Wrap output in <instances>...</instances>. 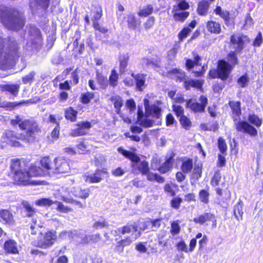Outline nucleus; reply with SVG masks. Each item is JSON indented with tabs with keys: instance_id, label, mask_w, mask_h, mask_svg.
Returning <instances> with one entry per match:
<instances>
[{
	"instance_id": "1",
	"label": "nucleus",
	"mask_w": 263,
	"mask_h": 263,
	"mask_svg": "<svg viewBox=\"0 0 263 263\" xmlns=\"http://www.w3.org/2000/svg\"><path fill=\"white\" fill-rule=\"evenodd\" d=\"M10 122L12 125H18L21 129L25 130L24 134L20 137L15 135L11 130H6L3 135L4 137L7 138L10 142H14L15 139L20 138L27 142H31L34 140L35 135L40 130L36 123L26 119L23 115L15 116L14 119L11 120Z\"/></svg>"
},
{
	"instance_id": "2",
	"label": "nucleus",
	"mask_w": 263,
	"mask_h": 263,
	"mask_svg": "<svg viewBox=\"0 0 263 263\" xmlns=\"http://www.w3.org/2000/svg\"><path fill=\"white\" fill-rule=\"evenodd\" d=\"M18 46L15 41L10 37L0 39V69L11 68L18 57Z\"/></svg>"
},
{
	"instance_id": "3",
	"label": "nucleus",
	"mask_w": 263,
	"mask_h": 263,
	"mask_svg": "<svg viewBox=\"0 0 263 263\" xmlns=\"http://www.w3.org/2000/svg\"><path fill=\"white\" fill-rule=\"evenodd\" d=\"M0 20L4 26L10 30H19L25 25L23 14L10 7H0Z\"/></svg>"
},
{
	"instance_id": "4",
	"label": "nucleus",
	"mask_w": 263,
	"mask_h": 263,
	"mask_svg": "<svg viewBox=\"0 0 263 263\" xmlns=\"http://www.w3.org/2000/svg\"><path fill=\"white\" fill-rule=\"evenodd\" d=\"M118 151L132 161L131 166L132 172L136 174L141 173L142 175H145L148 173L149 168L148 163L146 161H141L140 158L137 155L125 150L121 147L118 148Z\"/></svg>"
},
{
	"instance_id": "5",
	"label": "nucleus",
	"mask_w": 263,
	"mask_h": 263,
	"mask_svg": "<svg viewBox=\"0 0 263 263\" xmlns=\"http://www.w3.org/2000/svg\"><path fill=\"white\" fill-rule=\"evenodd\" d=\"M233 67L231 64L224 60H220L218 62L217 70H211L209 72V76L212 78L218 76L219 78L225 80L232 69Z\"/></svg>"
},
{
	"instance_id": "6",
	"label": "nucleus",
	"mask_w": 263,
	"mask_h": 263,
	"mask_svg": "<svg viewBox=\"0 0 263 263\" xmlns=\"http://www.w3.org/2000/svg\"><path fill=\"white\" fill-rule=\"evenodd\" d=\"M200 57L196 55L194 57V61L190 59L186 60L185 66L188 70H191L195 67V69L193 70V73L195 77L201 76L207 69V65L201 66V64L200 63Z\"/></svg>"
},
{
	"instance_id": "7",
	"label": "nucleus",
	"mask_w": 263,
	"mask_h": 263,
	"mask_svg": "<svg viewBox=\"0 0 263 263\" xmlns=\"http://www.w3.org/2000/svg\"><path fill=\"white\" fill-rule=\"evenodd\" d=\"M57 239L55 232L48 231L45 233H41L38 237L37 246L42 248L46 249L51 247Z\"/></svg>"
},
{
	"instance_id": "8",
	"label": "nucleus",
	"mask_w": 263,
	"mask_h": 263,
	"mask_svg": "<svg viewBox=\"0 0 263 263\" xmlns=\"http://www.w3.org/2000/svg\"><path fill=\"white\" fill-rule=\"evenodd\" d=\"M29 33V41L27 43V46L35 49L40 48L42 43V39L39 30L35 26H31Z\"/></svg>"
},
{
	"instance_id": "9",
	"label": "nucleus",
	"mask_w": 263,
	"mask_h": 263,
	"mask_svg": "<svg viewBox=\"0 0 263 263\" xmlns=\"http://www.w3.org/2000/svg\"><path fill=\"white\" fill-rule=\"evenodd\" d=\"M200 103L190 99L186 101V106L195 112H203L208 103L207 98L204 96H201L199 98Z\"/></svg>"
},
{
	"instance_id": "10",
	"label": "nucleus",
	"mask_w": 263,
	"mask_h": 263,
	"mask_svg": "<svg viewBox=\"0 0 263 263\" xmlns=\"http://www.w3.org/2000/svg\"><path fill=\"white\" fill-rule=\"evenodd\" d=\"M13 179L17 184L20 185L39 184V183L36 181H30L29 175L27 174V172L23 170L16 171L15 173L14 174Z\"/></svg>"
},
{
	"instance_id": "11",
	"label": "nucleus",
	"mask_w": 263,
	"mask_h": 263,
	"mask_svg": "<svg viewBox=\"0 0 263 263\" xmlns=\"http://www.w3.org/2000/svg\"><path fill=\"white\" fill-rule=\"evenodd\" d=\"M70 170V167L67 161L62 157H58L54 159L52 174L66 173Z\"/></svg>"
},
{
	"instance_id": "12",
	"label": "nucleus",
	"mask_w": 263,
	"mask_h": 263,
	"mask_svg": "<svg viewBox=\"0 0 263 263\" xmlns=\"http://www.w3.org/2000/svg\"><path fill=\"white\" fill-rule=\"evenodd\" d=\"M60 237L62 239H66L68 237L69 239H74L76 240L77 238L80 237L81 238L80 242L81 243H87L89 241L88 236L76 230L73 231L62 232L60 233Z\"/></svg>"
},
{
	"instance_id": "13",
	"label": "nucleus",
	"mask_w": 263,
	"mask_h": 263,
	"mask_svg": "<svg viewBox=\"0 0 263 263\" xmlns=\"http://www.w3.org/2000/svg\"><path fill=\"white\" fill-rule=\"evenodd\" d=\"M108 173L105 170H97L94 173L86 174L84 176V180L89 183H99L102 180L104 175Z\"/></svg>"
},
{
	"instance_id": "14",
	"label": "nucleus",
	"mask_w": 263,
	"mask_h": 263,
	"mask_svg": "<svg viewBox=\"0 0 263 263\" xmlns=\"http://www.w3.org/2000/svg\"><path fill=\"white\" fill-rule=\"evenodd\" d=\"M77 128L72 129L70 135L72 137L81 136L86 134L91 125L89 122H80L77 124Z\"/></svg>"
},
{
	"instance_id": "15",
	"label": "nucleus",
	"mask_w": 263,
	"mask_h": 263,
	"mask_svg": "<svg viewBox=\"0 0 263 263\" xmlns=\"http://www.w3.org/2000/svg\"><path fill=\"white\" fill-rule=\"evenodd\" d=\"M236 126L238 131L246 133L253 137L257 135L256 129L246 121H239Z\"/></svg>"
},
{
	"instance_id": "16",
	"label": "nucleus",
	"mask_w": 263,
	"mask_h": 263,
	"mask_svg": "<svg viewBox=\"0 0 263 263\" xmlns=\"http://www.w3.org/2000/svg\"><path fill=\"white\" fill-rule=\"evenodd\" d=\"M245 36L234 34L231 37V43L236 51H241L243 48Z\"/></svg>"
},
{
	"instance_id": "17",
	"label": "nucleus",
	"mask_w": 263,
	"mask_h": 263,
	"mask_svg": "<svg viewBox=\"0 0 263 263\" xmlns=\"http://www.w3.org/2000/svg\"><path fill=\"white\" fill-rule=\"evenodd\" d=\"M144 106L147 113L157 118L160 117L161 110L158 106L156 105L149 106L148 105V100L144 99Z\"/></svg>"
},
{
	"instance_id": "18",
	"label": "nucleus",
	"mask_w": 263,
	"mask_h": 263,
	"mask_svg": "<svg viewBox=\"0 0 263 263\" xmlns=\"http://www.w3.org/2000/svg\"><path fill=\"white\" fill-rule=\"evenodd\" d=\"M209 221H214L216 222L215 216L214 214L211 213H204L199 215L198 217H195L193 219V221L195 223H199L203 224L205 222Z\"/></svg>"
},
{
	"instance_id": "19",
	"label": "nucleus",
	"mask_w": 263,
	"mask_h": 263,
	"mask_svg": "<svg viewBox=\"0 0 263 263\" xmlns=\"http://www.w3.org/2000/svg\"><path fill=\"white\" fill-rule=\"evenodd\" d=\"M3 248L6 253L10 254H17L18 253L16 242L12 239L6 241L4 242Z\"/></svg>"
},
{
	"instance_id": "20",
	"label": "nucleus",
	"mask_w": 263,
	"mask_h": 263,
	"mask_svg": "<svg viewBox=\"0 0 263 263\" xmlns=\"http://www.w3.org/2000/svg\"><path fill=\"white\" fill-rule=\"evenodd\" d=\"M1 221L11 224L13 222V218L11 212L7 210H0Z\"/></svg>"
},
{
	"instance_id": "21",
	"label": "nucleus",
	"mask_w": 263,
	"mask_h": 263,
	"mask_svg": "<svg viewBox=\"0 0 263 263\" xmlns=\"http://www.w3.org/2000/svg\"><path fill=\"white\" fill-rule=\"evenodd\" d=\"M72 192H73V189H69L67 187L63 186L61 189V196L62 200L67 203H71L72 202V199L71 198L72 194Z\"/></svg>"
},
{
	"instance_id": "22",
	"label": "nucleus",
	"mask_w": 263,
	"mask_h": 263,
	"mask_svg": "<svg viewBox=\"0 0 263 263\" xmlns=\"http://www.w3.org/2000/svg\"><path fill=\"white\" fill-rule=\"evenodd\" d=\"M132 76L136 82V86L137 88L141 90L143 88V86H144L145 80H146V76L143 74H135L134 73H132Z\"/></svg>"
},
{
	"instance_id": "23",
	"label": "nucleus",
	"mask_w": 263,
	"mask_h": 263,
	"mask_svg": "<svg viewBox=\"0 0 263 263\" xmlns=\"http://www.w3.org/2000/svg\"><path fill=\"white\" fill-rule=\"evenodd\" d=\"M206 28L209 32L213 33L219 34L221 32L220 24L215 21H208L206 23Z\"/></svg>"
},
{
	"instance_id": "24",
	"label": "nucleus",
	"mask_w": 263,
	"mask_h": 263,
	"mask_svg": "<svg viewBox=\"0 0 263 263\" xmlns=\"http://www.w3.org/2000/svg\"><path fill=\"white\" fill-rule=\"evenodd\" d=\"M19 84H7L3 85L1 88L3 91H6L14 96H16L20 89Z\"/></svg>"
},
{
	"instance_id": "25",
	"label": "nucleus",
	"mask_w": 263,
	"mask_h": 263,
	"mask_svg": "<svg viewBox=\"0 0 263 263\" xmlns=\"http://www.w3.org/2000/svg\"><path fill=\"white\" fill-rule=\"evenodd\" d=\"M129 58V57L128 53H123L120 55L119 59L120 62V73H122L125 72L127 66Z\"/></svg>"
},
{
	"instance_id": "26",
	"label": "nucleus",
	"mask_w": 263,
	"mask_h": 263,
	"mask_svg": "<svg viewBox=\"0 0 263 263\" xmlns=\"http://www.w3.org/2000/svg\"><path fill=\"white\" fill-rule=\"evenodd\" d=\"M72 194L75 197L86 199L89 195V190L88 189L82 190L80 187L73 188V192H72Z\"/></svg>"
},
{
	"instance_id": "27",
	"label": "nucleus",
	"mask_w": 263,
	"mask_h": 263,
	"mask_svg": "<svg viewBox=\"0 0 263 263\" xmlns=\"http://www.w3.org/2000/svg\"><path fill=\"white\" fill-rule=\"evenodd\" d=\"M41 166L46 171H48V174L52 173V168H53L54 162H51L49 157H44L41 160Z\"/></svg>"
},
{
	"instance_id": "28",
	"label": "nucleus",
	"mask_w": 263,
	"mask_h": 263,
	"mask_svg": "<svg viewBox=\"0 0 263 263\" xmlns=\"http://www.w3.org/2000/svg\"><path fill=\"white\" fill-rule=\"evenodd\" d=\"M110 100L114 103L116 111L119 114L120 108L123 104V100L122 98L118 95H115L110 98Z\"/></svg>"
},
{
	"instance_id": "29",
	"label": "nucleus",
	"mask_w": 263,
	"mask_h": 263,
	"mask_svg": "<svg viewBox=\"0 0 263 263\" xmlns=\"http://www.w3.org/2000/svg\"><path fill=\"white\" fill-rule=\"evenodd\" d=\"M174 163V160L172 157H169L164 163L160 166L159 169V171L162 173L164 174L170 171Z\"/></svg>"
},
{
	"instance_id": "30",
	"label": "nucleus",
	"mask_w": 263,
	"mask_h": 263,
	"mask_svg": "<svg viewBox=\"0 0 263 263\" xmlns=\"http://www.w3.org/2000/svg\"><path fill=\"white\" fill-rule=\"evenodd\" d=\"M29 179L31 177L41 176L44 175L42 170L39 166L31 165L28 172Z\"/></svg>"
},
{
	"instance_id": "31",
	"label": "nucleus",
	"mask_w": 263,
	"mask_h": 263,
	"mask_svg": "<svg viewBox=\"0 0 263 263\" xmlns=\"http://www.w3.org/2000/svg\"><path fill=\"white\" fill-rule=\"evenodd\" d=\"M96 78L98 83L100 85L102 89H106L108 85V80L107 79V77L102 75L97 70L96 71Z\"/></svg>"
},
{
	"instance_id": "32",
	"label": "nucleus",
	"mask_w": 263,
	"mask_h": 263,
	"mask_svg": "<svg viewBox=\"0 0 263 263\" xmlns=\"http://www.w3.org/2000/svg\"><path fill=\"white\" fill-rule=\"evenodd\" d=\"M49 3V0H30V7L33 9L40 6L45 10L48 7Z\"/></svg>"
},
{
	"instance_id": "33",
	"label": "nucleus",
	"mask_w": 263,
	"mask_h": 263,
	"mask_svg": "<svg viewBox=\"0 0 263 263\" xmlns=\"http://www.w3.org/2000/svg\"><path fill=\"white\" fill-rule=\"evenodd\" d=\"M243 212V204L242 201H239L234 206V214L237 220H242Z\"/></svg>"
},
{
	"instance_id": "34",
	"label": "nucleus",
	"mask_w": 263,
	"mask_h": 263,
	"mask_svg": "<svg viewBox=\"0 0 263 263\" xmlns=\"http://www.w3.org/2000/svg\"><path fill=\"white\" fill-rule=\"evenodd\" d=\"M209 7V3L207 1H203L198 4L197 12L199 15H205Z\"/></svg>"
},
{
	"instance_id": "35",
	"label": "nucleus",
	"mask_w": 263,
	"mask_h": 263,
	"mask_svg": "<svg viewBox=\"0 0 263 263\" xmlns=\"http://www.w3.org/2000/svg\"><path fill=\"white\" fill-rule=\"evenodd\" d=\"M214 12L216 15L220 16L225 21H228L229 20L230 13L227 10L222 9L221 7L217 6Z\"/></svg>"
},
{
	"instance_id": "36",
	"label": "nucleus",
	"mask_w": 263,
	"mask_h": 263,
	"mask_svg": "<svg viewBox=\"0 0 263 263\" xmlns=\"http://www.w3.org/2000/svg\"><path fill=\"white\" fill-rule=\"evenodd\" d=\"M118 74L116 70L115 69H112L109 77L108 83L109 85L112 87H116L118 84Z\"/></svg>"
},
{
	"instance_id": "37",
	"label": "nucleus",
	"mask_w": 263,
	"mask_h": 263,
	"mask_svg": "<svg viewBox=\"0 0 263 263\" xmlns=\"http://www.w3.org/2000/svg\"><path fill=\"white\" fill-rule=\"evenodd\" d=\"M202 86L201 82L199 80H185L184 82V87L186 89H189L191 87L200 88Z\"/></svg>"
},
{
	"instance_id": "38",
	"label": "nucleus",
	"mask_w": 263,
	"mask_h": 263,
	"mask_svg": "<svg viewBox=\"0 0 263 263\" xmlns=\"http://www.w3.org/2000/svg\"><path fill=\"white\" fill-rule=\"evenodd\" d=\"M77 115V111L74 110L72 107L68 108L65 111V118L72 122L76 120Z\"/></svg>"
},
{
	"instance_id": "39",
	"label": "nucleus",
	"mask_w": 263,
	"mask_h": 263,
	"mask_svg": "<svg viewBox=\"0 0 263 263\" xmlns=\"http://www.w3.org/2000/svg\"><path fill=\"white\" fill-rule=\"evenodd\" d=\"M249 122L256 127H260L262 123V120L255 114H250L248 117Z\"/></svg>"
},
{
	"instance_id": "40",
	"label": "nucleus",
	"mask_w": 263,
	"mask_h": 263,
	"mask_svg": "<svg viewBox=\"0 0 263 263\" xmlns=\"http://www.w3.org/2000/svg\"><path fill=\"white\" fill-rule=\"evenodd\" d=\"M202 168L199 165H195L193 172L192 174L191 178L195 182L197 181L201 176Z\"/></svg>"
},
{
	"instance_id": "41",
	"label": "nucleus",
	"mask_w": 263,
	"mask_h": 263,
	"mask_svg": "<svg viewBox=\"0 0 263 263\" xmlns=\"http://www.w3.org/2000/svg\"><path fill=\"white\" fill-rule=\"evenodd\" d=\"M193 168V161L191 159H188L182 162L181 170L184 173H188Z\"/></svg>"
},
{
	"instance_id": "42",
	"label": "nucleus",
	"mask_w": 263,
	"mask_h": 263,
	"mask_svg": "<svg viewBox=\"0 0 263 263\" xmlns=\"http://www.w3.org/2000/svg\"><path fill=\"white\" fill-rule=\"evenodd\" d=\"M240 104L239 102H231L230 103L233 115L237 117H239L241 114Z\"/></svg>"
},
{
	"instance_id": "43",
	"label": "nucleus",
	"mask_w": 263,
	"mask_h": 263,
	"mask_svg": "<svg viewBox=\"0 0 263 263\" xmlns=\"http://www.w3.org/2000/svg\"><path fill=\"white\" fill-rule=\"evenodd\" d=\"M35 204L39 206H50L53 204H54V201L51 200L50 198H41L37 200H36Z\"/></svg>"
},
{
	"instance_id": "44",
	"label": "nucleus",
	"mask_w": 263,
	"mask_h": 263,
	"mask_svg": "<svg viewBox=\"0 0 263 263\" xmlns=\"http://www.w3.org/2000/svg\"><path fill=\"white\" fill-rule=\"evenodd\" d=\"M128 27L131 29L135 30L137 27V21L135 16L133 14H129L127 16V20Z\"/></svg>"
},
{
	"instance_id": "45",
	"label": "nucleus",
	"mask_w": 263,
	"mask_h": 263,
	"mask_svg": "<svg viewBox=\"0 0 263 263\" xmlns=\"http://www.w3.org/2000/svg\"><path fill=\"white\" fill-rule=\"evenodd\" d=\"M23 205L25 209L27 216L31 217L35 213L34 208H33L28 202H23Z\"/></svg>"
},
{
	"instance_id": "46",
	"label": "nucleus",
	"mask_w": 263,
	"mask_h": 263,
	"mask_svg": "<svg viewBox=\"0 0 263 263\" xmlns=\"http://www.w3.org/2000/svg\"><path fill=\"white\" fill-rule=\"evenodd\" d=\"M138 231V226L135 223L134 224L127 225L124 226L122 229V234L129 233L131 232H136Z\"/></svg>"
},
{
	"instance_id": "47",
	"label": "nucleus",
	"mask_w": 263,
	"mask_h": 263,
	"mask_svg": "<svg viewBox=\"0 0 263 263\" xmlns=\"http://www.w3.org/2000/svg\"><path fill=\"white\" fill-rule=\"evenodd\" d=\"M180 122L182 127L185 129H189L192 126L190 119L185 116H182L180 118Z\"/></svg>"
},
{
	"instance_id": "48",
	"label": "nucleus",
	"mask_w": 263,
	"mask_h": 263,
	"mask_svg": "<svg viewBox=\"0 0 263 263\" xmlns=\"http://www.w3.org/2000/svg\"><path fill=\"white\" fill-rule=\"evenodd\" d=\"M54 204L57 205V210L59 212L63 213H68L69 212H72L73 210L72 209L64 205L62 202L55 201Z\"/></svg>"
},
{
	"instance_id": "49",
	"label": "nucleus",
	"mask_w": 263,
	"mask_h": 263,
	"mask_svg": "<svg viewBox=\"0 0 263 263\" xmlns=\"http://www.w3.org/2000/svg\"><path fill=\"white\" fill-rule=\"evenodd\" d=\"M160 159L157 155L153 156L151 160V168L152 170H156L159 169Z\"/></svg>"
},
{
	"instance_id": "50",
	"label": "nucleus",
	"mask_w": 263,
	"mask_h": 263,
	"mask_svg": "<svg viewBox=\"0 0 263 263\" xmlns=\"http://www.w3.org/2000/svg\"><path fill=\"white\" fill-rule=\"evenodd\" d=\"M172 72L175 74L176 81L181 82L185 80V75L184 72L180 69H175L172 70Z\"/></svg>"
},
{
	"instance_id": "51",
	"label": "nucleus",
	"mask_w": 263,
	"mask_h": 263,
	"mask_svg": "<svg viewBox=\"0 0 263 263\" xmlns=\"http://www.w3.org/2000/svg\"><path fill=\"white\" fill-rule=\"evenodd\" d=\"M153 11V7L151 5H147L138 12V15L142 17H145L151 14Z\"/></svg>"
},
{
	"instance_id": "52",
	"label": "nucleus",
	"mask_w": 263,
	"mask_h": 263,
	"mask_svg": "<svg viewBox=\"0 0 263 263\" xmlns=\"http://www.w3.org/2000/svg\"><path fill=\"white\" fill-rule=\"evenodd\" d=\"M189 15L188 12H175L174 14V18L176 21L183 22Z\"/></svg>"
},
{
	"instance_id": "53",
	"label": "nucleus",
	"mask_w": 263,
	"mask_h": 263,
	"mask_svg": "<svg viewBox=\"0 0 263 263\" xmlns=\"http://www.w3.org/2000/svg\"><path fill=\"white\" fill-rule=\"evenodd\" d=\"M189 8V4L185 1L180 2L177 5L174 6L173 11H177L179 10H186Z\"/></svg>"
},
{
	"instance_id": "54",
	"label": "nucleus",
	"mask_w": 263,
	"mask_h": 263,
	"mask_svg": "<svg viewBox=\"0 0 263 263\" xmlns=\"http://www.w3.org/2000/svg\"><path fill=\"white\" fill-rule=\"evenodd\" d=\"M107 226V222L104 218H101L93 223V228L96 229H99L105 228Z\"/></svg>"
},
{
	"instance_id": "55",
	"label": "nucleus",
	"mask_w": 263,
	"mask_h": 263,
	"mask_svg": "<svg viewBox=\"0 0 263 263\" xmlns=\"http://www.w3.org/2000/svg\"><path fill=\"white\" fill-rule=\"evenodd\" d=\"M25 102H0V107H6L9 108H13L17 105H20L24 103Z\"/></svg>"
},
{
	"instance_id": "56",
	"label": "nucleus",
	"mask_w": 263,
	"mask_h": 263,
	"mask_svg": "<svg viewBox=\"0 0 263 263\" xmlns=\"http://www.w3.org/2000/svg\"><path fill=\"white\" fill-rule=\"evenodd\" d=\"M191 32V29L189 27H184L178 34L179 42H182L185 39L189 34Z\"/></svg>"
},
{
	"instance_id": "57",
	"label": "nucleus",
	"mask_w": 263,
	"mask_h": 263,
	"mask_svg": "<svg viewBox=\"0 0 263 263\" xmlns=\"http://www.w3.org/2000/svg\"><path fill=\"white\" fill-rule=\"evenodd\" d=\"M94 97V93L92 92H87L83 94L81 98V101L84 104L88 103Z\"/></svg>"
},
{
	"instance_id": "58",
	"label": "nucleus",
	"mask_w": 263,
	"mask_h": 263,
	"mask_svg": "<svg viewBox=\"0 0 263 263\" xmlns=\"http://www.w3.org/2000/svg\"><path fill=\"white\" fill-rule=\"evenodd\" d=\"M209 193L205 190H202L199 192V199L200 200L204 203H208L209 202Z\"/></svg>"
},
{
	"instance_id": "59",
	"label": "nucleus",
	"mask_w": 263,
	"mask_h": 263,
	"mask_svg": "<svg viewBox=\"0 0 263 263\" xmlns=\"http://www.w3.org/2000/svg\"><path fill=\"white\" fill-rule=\"evenodd\" d=\"M176 247L178 251L184 252L187 253L188 248L184 240H181L176 243Z\"/></svg>"
},
{
	"instance_id": "60",
	"label": "nucleus",
	"mask_w": 263,
	"mask_h": 263,
	"mask_svg": "<svg viewBox=\"0 0 263 263\" xmlns=\"http://www.w3.org/2000/svg\"><path fill=\"white\" fill-rule=\"evenodd\" d=\"M218 146L220 151L224 154L227 149V145L225 141L221 137L218 140Z\"/></svg>"
},
{
	"instance_id": "61",
	"label": "nucleus",
	"mask_w": 263,
	"mask_h": 263,
	"mask_svg": "<svg viewBox=\"0 0 263 263\" xmlns=\"http://www.w3.org/2000/svg\"><path fill=\"white\" fill-rule=\"evenodd\" d=\"M179 47L175 46L167 52V58L170 61H173L176 57V53L178 50Z\"/></svg>"
},
{
	"instance_id": "62",
	"label": "nucleus",
	"mask_w": 263,
	"mask_h": 263,
	"mask_svg": "<svg viewBox=\"0 0 263 263\" xmlns=\"http://www.w3.org/2000/svg\"><path fill=\"white\" fill-rule=\"evenodd\" d=\"M11 169L12 171L14 172V174L15 173L16 171L22 170L21 168L20 161L18 160H12L11 164Z\"/></svg>"
},
{
	"instance_id": "63",
	"label": "nucleus",
	"mask_w": 263,
	"mask_h": 263,
	"mask_svg": "<svg viewBox=\"0 0 263 263\" xmlns=\"http://www.w3.org/2000/svg\"><path fill=\"white\" fill-rule=\"evenodd\" d=\"M150 230L152 231H156L161 225V220L159 219H156L155 220H150Z\"/></svg>"
},
{
	"instance_id": "64",
	"label": "nucleus",
	"mask_w": 263,
	"mask_h": 263,
	"mask_svg": "<svg viewBox=\"0 0 263 263\" xmlns=\"http://www.w3.org/2000/svg\"><path fill=\"white\" fill-rule=\"evenodd\" d=\"M221 180V174L219 171L215 172L212 180L211 184L213 186H216L219 184V181Z\"/></svg>"
}]
</instances>
